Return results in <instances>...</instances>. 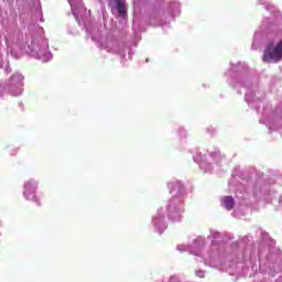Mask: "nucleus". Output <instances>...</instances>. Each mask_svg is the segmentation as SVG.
I'll return each instance as SVG.
<instances>
[{
    "mask_svg": "<svg viewBox=\"0 0 282 282\" xmlns=\"http://www.w3.org/2000/svg\"><path fill=\"white\" fill-rule=\"evenodd\" d=\"M282 59V41L275 46L274 42H269L262 55L263 63H279Z\"/></svg>",
    "mask_w": 282,
    "mask_h": 282,
    "instance_id": "obj_1",
    "label": "nucleus"
},
{
    "mask_svg": "<svg viewBox=\"0 0 282 282\" xmlns=\"http://www.w3.org/2000/svg\"><path fill=\"white\" fill-rule=\"evenodd\" d=\"M36 185L32 182H28L24 185V197L26 199H31L33 202H37L39 206H41V203H39V199L36 198Z\"/></svg>",
    "mask_w": 282,
    "mask_h": 282,
    "instance_id": "obj_2",
    "label": "nucleus"
},
{
    "mask_svg": "<svg viewBox=\"0 0 282 282\" xmlns=\"http://www.w3.org/2000/svg\"><path fill=\"white\" fill-rule=\"evenodd\" d=\"M115 6L118 12V17L121 19H127L128 13H127V2L124 0H113Z\"/></svg>",
    "mask_w": 282,
    "mask_h": 282,
    "instance_id": "obj_3",
    "label": "nucleus"
},
{
    "mask_svg": "<svg viewBox=\"0 0 282 282\" xmlns=\"http://www.w3.org/2000/svg\"><path fill=\"white\" fill-rule=\"evenodd\" d=\"M223 204L227 210H232V208H235V198H232V196H225Z\"/></svg>",
    "mask_w": 282,
    "mask_h": 282,
    "instance_id": "obj_4",
    "label": "nucleus"
}]
</instances>
